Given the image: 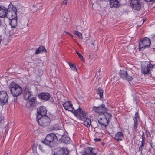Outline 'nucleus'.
Returning a JSON list of instances; mask_svg holds the SVG:
<instances>
[{"label":"nucleus","instance_id":"nucleus-9","mask_svg":"<svg viewBox=\"0 0 155 155\" xmlns=\"http://www.w3.org/2000/svg\"><path fill=\"white\" fill-rule=\"evenodd\" d=\"M98 150L96 148L88 147L85 148L82 153L83 155H96Z\"/></svg>","mask_w":155,"mask_h":155},{"label":"nucleus","instance_id":"nucleus-23","mask_svg":"<svg viewBox=\"0 0 155 155\" xmlns=\"http://www.w3.org/2000/svg\"><path fill=\"white\" fill-rule=\"evenodd\" d=\"M123 137V133L120 132H117L115 134L114 139L117 142H118V141L122 140Z\"/></svg>","mask_w":155,"mask_h":155},{"label":"nucleus","instance_id":"nucleus-8","mask_svg":"<svg viewBox=\"0 0 155 155\" xmlns=\"http://www.w3.org/2000/svg\"><path fill=\"white\" fill-rule=\"evenodd\" d=\"M38 124L41 126H48L50 122V119L48 116H46L37 119Z\"/></svg>","mask_w":155,"mask_h":155},{"label":"nucleus","instance_id":"nucleus-12","mask_svg":"<svg viewBox=\"0 0 155 155\" xmlns=\"http://www.w3.org/2000/svg\"><path fill=\"white\" fill-rule=\"evenodd\" d=\"M8 96L7 92L4 91H0V103L2 105L7 103Z\"/></svg>","mask_w":155,"mask_h":155},{"label":"nucleus","instance_id":"nucleus-4","mask_svg":"<svg viewBox=\"0 0 155 155\" xmlns=\"http://www.w3.org/2000/svg\"><path fill=\"white\" fill-rule=\"evenodd\" d=\"M17 12L16 8L15 7L14 10L12 11V12H8L7 18L11 20L10 24L12 28H15L17 25Z\"/></svg>","mask_w":155,"mask_h":155},{"label":"nucleus","instance_id":"nucleus-32","mask_svg":"<svg viewBox=\"0 0 155 155\" xmlns=\"http://www.w3.org/2000/svg\"><path fill=\"white\" fill-rule=\"evenodd\" d=\"M76 52L77 54V55H78L79 58L81 59V60L82 61H83L84 60V59L83 58V56L80 54L79 53H78V51H76Z\"/></svg>","mask_w":155,"mask_h":155},{"label":"nucleus","instance_id":"nucleus-7","mask_svg":"<svg viewBox=\"0 0 155 155\" xmlns=\"http://www.w3.org/2000/svg\"><path fill=\"white\" fill-rule=\"evenodd\" d=\"M151 41L148 38L145 37L139 42V50L142 51L145 49L148 48L151 44Z\"/></svg>","mask_w":155,"mask_h":155},{"label":"nucleus","instance_id":"nucleus-20","mask_svg":"<svg viewBox=\"0 0 155 155\" xmlns=\"http://www.w3.org/2000/svg\"><path fill=\"white\" fill-rule=\"evenodd\" d=\"M60 141L61 142L65 143H69L70 141V138L69 137L68 133L66 131L64 135H63L60 139Z\"/></svg>","mask_w":155,"mask_h":155},{"label":"nucleus","instance_id":"nucleus-10","mask_svg":"<svg viewBox=\"0 0 155 155\" xmlns=\"http://www.w3.org/2000/svg\"><path fill=\"white\" fill-rule=\"evenodd\" d=\"M132 8L135 10H140L142 6L141 2L139 0H131L130 2Z\"/></svg>","mask_w":155,"mask_h":155},{"label":"nucleus","instance_id":"nucleus-48","mask_svg":"<svg viewBox=\"0 0 155 155\" xmlns=\"http://www.w3.org/2000/svg\"><path fill=\"white\" fill-rule=\"evenodd\" d=\"M142 140H143L144 141H145V137H142Z\"/></svg>","mask_w":155,"mask_h":155},{"label":"nucleus","instance_id":"nucleus-47","mask_svg":"<svg viewBox=\"0 0 155 155\" xmlns=\"http://www.w3.org/2000/svg\"><path fill=\"white\" fill-rule=\"evenodd\" d=\"M66 32V33H67V34L69 35H70L72 37H73V36L71 34H70L69 33L67 32Z\"/></svg>","mask_w":155,"mask_h":155},{"label":"nucleus","instance_id":"nucleus-21","mask_svg":"<svg viewBox=\"0 0 155 155\" xmlns=\"http://www.w3.org/2000/svg\"><path fill=\"white\" fill-rule=\"evenodd\" d=\"M24 97L25 100H28L31 98V96H33V94L32 92L28 88H26L24 90Z\"/></svg>","mask_w":155,"mask_h":155},{"label":"nucleus","instance_id":"nucleus-14","mask_svg":"<svg viewBox=\"0 0 155 155\" xmlns=\"http://www.w3.org/2000/svg\"><path fill=\"white\" fill-rule=\"evenodd\" d=\"M47 110L44 106H41L37 109V119L46 116Z\"/></svg>","mask_w":155,"mask_h":155},{"label":"nucleus","instance_id":"nucleus-43","mask_svg":"<svg viewBox=\"0 0 155 155\" xmlns=\"http://www.w3.org/2000/svg\"><path fill=\"white\" fill-rule=\"evenodd\" d=\"M145 1L147 2H155V0H145Z\"/></svg>","mask_w":155,"mask_h":155},{"label":"nucleus","instance_id":"nucleus-17","mask_svg":"<svg viewBox=\"0 0 155 155\" xmlns=\"http://www.w3.org/2000/svg\"><path fill=\"white\" fill-rule=\"evenodd\" d=\"M103 114H100L98 117V121L100 125L107 126L109 121Z\"/></svg>","mask_w":155,"mask_h":155},{"label":"nucleus","instance_id":"nucleus-44","mask_svg":"<svg viewBox=\"0 0 155 155\" xmlns=\"http://www.w3.org/2000/svg\"><path fill=\"white\" fill-rule=\"evenodd\" d=\"M63 3H64L65 5L67 4V0H64L63 2Z\"/></svg>","mask_w":155,"mask_h":155},{"label":"nucleus","instance_id":"nucleus-27","mask_svg":"<svg viewBox=\"0 0 155 155\" xmlns=\"http://www.w3.org/2000/svg\"><path fill=\"white\" fill-rule=\"evenodd\" d=\"M103 92L104 91L101 88L99 87L98 88L97 92L98 94L99 95L101 98L103 97Z\"/></svg>","mask_w":155,"mask_h":155},{"label":"nucleus","instance_id":"nucleus-35","mask_svg":"<svg viewBox=\"0 0 155 155\" xmlns=\"http://www.w3.org/2000/svg\"><path fill=\"white\" fill-rule=\"evenodd\" d=\"M39 148L40 150L42 152H44V149L42 146L41 145H38Z\"/></svg>","mask_w":155,"mask_h":155},{"label":"nucleus","instance_id":"nucleus-13","mask_svg":"<svg viewBox=\"0 0 155 155\" xmlns=\"http://www.w3.org/2000/svg\"><path fill=\"white\" fill-rule=\"evenodd\" d=\"M92 110L97 113H102V114L108 110V109L104 104H102V105L100 106H94L92 108Z\"/></svg>","mask_w":155,"mask_h":155},{"label":"nucleus","instance_id":"nucleus-11","mask_svg":"<svg viewBox=\"0 0 155 155\" xmlns=\"http://www.w3.org/2000/svg\"><path fill=\"white\" fill-rule=\"evenodd\" d=\"M120 77L124 80L131 81L133 78L132 76L129 75L126 69L121 70L119 72Z\"/></svg>","mask_w":155,"mask_h":155},{"label":"nucleus","instance_id":"nucleus-30","mask_svg":"<svg viewBox=\"0 0 155 155\" xmlns=\"http://www.w3.org/2000/svg\"><path fill=\"white\" fill-rule=\"evenodd\" d=\"M68 64L70 68L72 70H75L76 71H77L75 65L71 63H70V62L68 63Z\"/></svg>","mask_w":155,"mask_h":155},{"label":"nucleus","instance_id":"nucleus-46","mask_svg":"<svg viewBox=\"0 0 155 155\" xmlns=\"http://www.w3.org/2000/svg\"><path fill=\"white\" fill-rule=\"evenodd\" d=\"M94 41H91V43L92 45H94Z\"/></svg>","mask_w":155,"mask_h":155},{"label":"nucleus","instance_id":"nucleus-33","mask_svg":"<svg viewBox=\"0 0 155 155\" xmlns=\"http://www.w3.org/2000/svg\"><path fill=\"white\" fill-rule=\"evenodd\" d=\"M149 74L153 78H155V70L152 72H151V71Z\"/></svg>","mask_w":155,"mask_h":155},{"label":"nucleus","instance_id":"nucleus-5","mask_svg":"<svg viewBox=\"0 0 155 155\" xmlns=\"http://www.w3.org/2000/svg\"><path fill=\"white\" fill-rule=\"evenodd\" d=\"M141 73L143 74H150L153 68V65L149 61L143 62L141 64Z\"/></svg>","mask_w":155,"mask_h":155},{"label":"nucleus","instance_id":"nucleus-54","mask_svg":"<svg viewBox=\"0 0 155 155\" xmlns=\"http://www.w3.org/2000/svg\"><path fill=\"white\" fill-rule=\"evenodd\" d=\"M54 128H53V129L55 130V129H54Z\"/></svg>","mask_w":155,"mask_h":155},{"label":"nucleus","instance_id":"nucleus-1","mask_svg":"<svg viewBox=\"0 0 155 155\" xmlns=\"http://www.w3.org/2000/svg\"><path fill=\"white\" fill-rule=\"evenodd\" d=\"M74 114L80 120L82 121L85 126H88L91 124V121L90 119L87 118V114L85 111L83 110L81 108H79L76 110H75L73 112Z\"/></svg>","mask_w":155,"mask_h":155},{"label":"nucleus","instance_id":"nucleus-18","mask_svg":"<svg viewBox=\"0 0 155 155\" xmlns=\"http://www.w3.org/2000/svg\"><path fill=\"white\" fill-rule=\"evenodd\" d=\"M63 106L65 110H68L72 112H74L75 110L73 107L72 105L71 102L69 101H66L63 104Z\"/></svg>","mask_w":155,"mask_h":155},{"label":"nucleus","instance_id":"nucleus-31","mask_svg":"<svg viewBox=\"0 0 155 155\" xmlns=\"http://www.w3.org/2000/svg\"><path fill=\"white\" fill-rule=\"evenodd\" d=\"M65 131V130H64L63 129L59 130V131L57 133V134L62 136L63 135H64V134H65V133L66 132Z\"/></svg>","mask_w":155,"mask_h":155},{"label":"nucleus","instance_id":"nucleus-24","mask_svg":"<svg viewBox=\"0 0 155 155\" xmlns=\"http://www.w3.org/2000/svg\"><path fill=\"white\" fill-rule=\"evenodd\" d=\"M110 3L111 8H117L120 5V2L117 0H110Z\"/></svg>","mask_w":155,"mask_h":155},{"label":"nucleus","instance_id":"nucleus-6","mask_svg":"<svg viewBox=\"0 0 155 155\" xmlns=\"http://www.w3.org/2000/svg\"><path fill=\"white\" fill-rule=\"evenodd\" d=\"M14 7L12 3H10L7 8L5 7L0 5V18H4L6 17L9 12H12L14 10Z\"/></svg>","mask_w":155,"mask_h":155},{"label":"nucleus","instance_id":"nucleus-41","mask_svg":"<svg viewBox=\"0 0 155 155\" xmlns=\"http://www.w3.org/2000/svg\"><path fill=\"white\" fill-rule=\"evenodd\" d=\"M145 144V141L142 140L141 141V143L140 146H144Z\"/></svg>","mask_w":155,"mask_h":155},{"label":"nucleus","instance_id":"nucleus-22","mask_svg":"<svg viewBox=\"0 0 155 155\" xmlns=\"http://www.w3.org/2000/svg\"><path fill=\"white\" fill-rule=\"evenodd\" d=\"M133 119L134 122V126H137L140 125V118L139 117L138 112L135 113L134 116L133 117Z\"/></svg>","mask_w":155,"mask_h":155},{"label":"nucleus","instance_id":"nucleus-2","mask_svg":"<svg viewBox=\"0 0 155 155\" xmlns=\"http://www.w3.org/2000/svg\"><path fill=\"white\" fill-rule=\"evenodd\" d=\"M9 89L12 95L15 97H17L22 93V88L15 82H12L9 85Z\"/></svg>","mask_w":155,"mask_h":155},{"label":"nucleus","instance_id":"nucleus-15","mask_svg":"<svg viewBox=\"0 0 155 155\" xmlns=\"http://www.w3.org/2000/svg\"><path fill=\"white\" fill-rule=\"evenodd\" d=\"M69 150L65 148H59L56 150L53 155H69Z\"/></svg>","mask_w":155,"mask_h":155},{"label":"nucleus","instance_id":"nucleus-36","mask_svg":"<svg viewBox=\"0 0 155 155\" xmlns=\"http://www.w3.org/2000/svg\"><path fill=\"white\" fill-rule=\"evenodd\" d=\"M146 134H147V137L149 136L150 137V132H149V131L146 130Z\"/></svg>","mask_w":155,"mask_h":155},{"label":"nucleus","instance_id":"nucleus-49","mask_svg":"<svg viewBox=\"0 0 155 155\" xmlns=\"http://www.w3.org/2000/svg\"><path fill=\"white\" fill-rule=\"evenodd\" d=\"M145 137V135H144V133L143 132V134H142V137Z\"/></svg>","mask_w":155,"mask_h":155},{"label":"nucleus","instance_id":"nucleus-38","mask_svg":"<svg viewBox=\"0 0 155 155\" xmlns=\"http://www.w3.org/2000/svg\"><path fill=\"white\" fill-rule=\"evenodd\" d=\"M137 127H133V129L135 132H137Z\"/></svg>","mask_w":155,"mask_h":155},{"label":"nucleus","instance_id":"nucleus-37","mask_svg":"<svg viewBox=\"0 0 155 155\" xmlns=\"http://www.w3.org/2000/svg\"><path fill=\"white\" fill-rule=\"evenodd\" d=\"M94 141L95 142H98V141H100L101 140V139H100V138H96L94 139Z\"/></svg>","mask_w":155,"mask_h":155},{"label":"nucleus","instance_id":"nucleus-34","mask_svg":"<svg viewBox=\"0 0 155 155\" xmlns=\"http://www.w3.org/2000/svg\"><path fill=\"white\" fill-rule=\"evenodd\" d=\"M4 129L5 130L4 133L6 134H7L8 131L9 130L8 127H5L4 128Z\"/></svg>","mask_w":155,"mask_h":155},{"label":"nucleus","instance_id":"nucleus-55","mask_svg":"<svg viewBox=\"0 0 155 155\" xmlns=\"http://www.w3.org/2000/svg\"><path fill=\"white\" fill-rule=\"evenodd\" d=\"M68 0H67V1H68Z\"/></svg>","mask_w":155,"mask_h":155},{"label":"nucleus","instance_id":"nucleus-45","mask_svg":"<svg viewBox=\"0 0 155 155\" xmlns=\"http://www.w3.org/2000/svg\"><path fill=\"white\" fill-rule=\"evenodd\" d=\"M17 97H16L15 98H14V102H16L17 101Z\"/></svg>","mask_w":155,"mask_h":155},{"label":"nucleus","instance_id":"nucleus-53","mask_svg":"<svg viewBox=\"0 0 155 155\" xmlns=\"http://www.w3.org/2000/svg\"><path fill=\"white\" fill-rule=\"evenodd\" d=\"M1 20L0 19V25H1Z\"/></svg>","mask_w":155,"mask_h":155},{"label":"nucleus","instance_id":"nucleus-26","mask_svg":"<svg viewBox=\"0 0 155 155\" xmlns=\"http://www.w3.org/2000/svg\"><path fill=\"white\" fill-rule=\"evenodd\" d=\"M103 114L106 117V118L109 121V122L110 121V118L112 116L111 114L108 113L106 111L103 114Z\"/></svg>","mask_w":155,"mask_h":155},{"label":"nucleus","instance_id":"nucleus-52","mask_svg":"<svg viewBox=\"0 0 155 155\" xmlns=\"http://www.w3.org/2000/svg\"><path fill=\"white\" fill-rule=\"evenodd\" d=\"M1 121H2V119H1V118L0 117V123H1Z\"/></svg>","mask_w":155,"mask_h":155},{"label":"nucleus","instance_id":"nucleus-19","mask_svg":"<svg viewBox=\"0 0 155 155\" xmlns=\"http://www.w3.org/2000/svg\"><path fill=\"white\" fill-rule=\"evenodd\" d=\"M38 97L40 99L47 101L49 100L51 95L48 93L42 92L39 94L38 95Z\"/></svg>","mask_w":155,"mask_h":155},{"label":"nucleus","instance_id":"nucleus-51","mask_svg":"<svg viewBox=\"0 0 155 155\" xmlns=\"http://www.w3.org/2000/svg\"><path fill=\"white\" fill-rule=\"evenodd\" d=\"M101 69H100L99 70H98V72H101Z\"/></svg>","mask_w":155,"mask_h":155},{"label":"nucleus","instance_id":"nucleus-28","mask_svg":"<svg viewBox=\"0 0 155 155\" xmlns=\"http://www.w3.org/2000/svg\"><path fill=\"white\" fill-rule=\"evenodd\" d=\"M92 8H93L95 10H99V9L100 8V5L99 4L97 3H93V2H92Z\"/></svg>","mask_w":155,"mask_h":155},{"label":"nucleus","instance_id":"nucleus-40","mask_svg":"<svg viewBox=\"0 0 155 155\" xmlns=\"http://www.w3.org/2000/svg\"><path fill=\"white\" fill-rule=\"evenodd\" d=\"M151 36L152 40L155 41V34Z\"/></svg>","mask_w":155,"mask_h":155},{"label":"nucleus","instance_id":"nucleus-16","mask_svg":"<svg viewBox=\"0 0 155 155\" xmlns=\"http://www.w3.org/2000/svg\"><path fill=\"white\" fill-rule=\"evenodd\" d=\"M38 104V102L37 100L36 97L35 96L28 100V101L26 102V106L29 108L31 107H35Z\"/></svg>","mask_w":155,"mask_h":155},{"label":"nucleus","instance_id":"nucleus-50","mask_svg":"<svg viewBox=\"0 0 155 155\" xmlns=\"http://www.w3.org/2000/svg\"><path fill=\"white\" fill-rule=\"evenodd\" d=\"M101 144L103 146H104L105 145V143H101Z\"/></svg>","mask_w":155,"mask_h":155},{"label":"nucleus","instance_id":"nucleus-42","mask_svg":"<svg viewBox=\"0 0 155 155\" xmlns=\"http://www.w3.org/2000/svg\"><path fill=\"white\" fill-rule=\"evenodd\" d=\"M149 47H150V48L153 49H155V45L152 46V45H150Z\"/></svg>","mask_w":155,"mask_h":155},{"label":"nucleus","instance_id":"nucleus-3","mask_svg":"<svg viewBox=\"0 0 155 155\" xmlns=\"http://www.w3.org/2000/svg\"><path fill=\"white\" fill-rule=\"evenodd\" d=\"M58 140L56 135L54 133H51L46 136L44 140L42 141V142L45 145H48L50 147H52Z\"/></svg>","mask_w":155,"mask_h":155},{"label":"nucleus","instance_id":"nucleus-39","mask_svg":"<svg viewBox=\"0 0 155 155\" xmlns=\"http://www.w3.org/2000/svg\"><path fill=\"white\" fill-rule=\"evenodd\" d=\"M143 146H140L139 148L138 151H140L141 152H142V150L143 149L142 147Z\"/></svg>","mask_w":155,"mask_h":155},{"label":"nucleus","instance_id":"nucleus-25","mask_svg":"<svg viewBox=\"0 0 155 155\" xmlns=\"http://www.w3.org/2000/svg\"><path fill=\"white\" fill-rule=\"evenodd\" d=\"M42 52H47V50L45 48L42 46H41L38 47V49L35 52V54H37L41 53Z\"/></svg>","mask_w":155,"mask_h":155},{"label":"nucleus","instance_id":"nucleus-29","mask_svg":"<svg viewBox=\"0 0 155 155\" xmlns=\"http://www.w3.org/2000/svg\"><path fill=\"white\" fill-rule=\"evenodd\" d=\"M74 34L77 36L80 39H82V34L78 32V31H74Z\"/></svg>","mask_w":155,"mask_h":155}]
</instances>
